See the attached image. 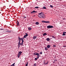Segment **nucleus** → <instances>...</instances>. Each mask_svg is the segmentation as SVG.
I'll list each match as a JSON object with an SVG mask.
<instances>
[{"mask_svg":"<svg viewBox=\"0 0 66 66\" xmlns=\"http://www.w3.org/2000/svg\"><path fill=\"white\" fill-rule=\"evenodd\" d=\"M18 45H21V43H20V42H19L18 43Z\"/></svg>","mask_w":66,"mask_h":66,"instance_id":"c756f323","label":"nucleus"},{"mask_svg":"<svg viewBox=\"0 0 66 66\" xmlns=\"http://www.w3.org/2000/svg\"><path fill=\"white\" fill-rule=\"evenodd\" d=\"M53 28V27L52 26H47V28H48V29H51V28Z\"/></svg>","mask_w":66,"mask_h":66,"instance_id":"20e7f679","label":"nucleus"},{"mask_svg":"<svg viewBox=\"0 0 66 66\" xmlns=\"http://www.w3.org/2000/svg\"><path fill=\"white\" fill-rule=\"evenodd\" d=\"M25 34L26 35L27 34H27V33H26Z\"/></svg>","mask_w":66,"mask_h":66,"instance_id":"58836bf2","label":"nucleus"},{"mask_svg":"<svg viewBox=\"0 0 66 66\" xmlns=\"http://www.w3.org/2000/svg\"><path fill=\"white\" fill-rule=\"evenodd\" d=\"M39 52V51H38V52Z\"/></svg>","mask_w":66,"mask_h":66,"instance_id":"37998d69","label":"nucleus"},{"mask_svg":"<svg viewBox=\"0 0 66 66\" xmlns=\"http://www.w3.org/2000/svg\"><path fill=\"white\" fill-rule=\"evenodd\" d=\"M40 54H43V53H42V52H40Z\"/></svg>","mask_w":66,"mask_h":66,"instance_id":"c85d7f7f","label":"nucleus"},{"mask_svg":"<svg viewBox=\"0 0 66 66\" xmlns=\"http://www.w3.org/2000/svg\"><path fill=\"white\" fill-rule=\"evenodd\" d=\"M34 16H35V15H34Z\"/></svg>","mask_w":66,"mask_h":66,"instance_id":"79ce46f5","label":"nucleus"},{"mask_svg":"<svg viewBox=\"0 0 66 66\" xmlns=\"http://www.w3.org/2000/svg\"><path fill=\"white\" fill-rule=\"evenodd\" d=\"M36 38H37V37L36 36H35L34 37H33V39H35Z\"/></svg>","mask_w":66,"mask_h":66,"instance_id":"dca6fc26","label":"nucleus"},{"mask_svg":"<svg viewBox=\"0 0 66 66\" xmlns=\"http://www.w3.org/2000/svg\"><path fill=\"white\" fill-rule=\"evenodd\" d=\"M52 37L53 38H55V37H54L53 36H52Z\"/></svg>","mask_w":66,"mask_h":66,"instance_id":"bb28decb","label":"nucleus"},{"mask_svg":"<svg viewBox=\"0 0 66 66\" xmlns=\"http://www.w3.org/2000/svg\"><path fill=\"white\" fill-rule=\"evenodd\" d=\"M23 42H22L21 43V45H20L21 46V45H22V46H23Z\"/></svg>","mask_w":66,"mask_h":66,"instance_id":"b1692460","label":"nucleus"},{"mask_svg":"<svg viewBox=\"0 0 66 66\" xmlns=\"http://www.w3.org/2000/svg\"><path fill=\"white\" fill-rule=\"evenodd\" d=\"M49 62L47 61V62L46 63H45V64H48Z\"/></svg>","mask_w":66,"mask_h":66,"instance_id":"aec40b11","label":"nucleus"},{"mask_svg":"<svg viewBox=\"0 0 66 66\" xmlns=\"http://www.w3.org/2000/svg\"><path fill=\"white\" fill-rule=\"evenodd\" d=\"M24 18H26V17L25 16H24Z\"/></svg>","mask_w":66,"mask_h":66,"instance_id":"72a5a7b5","label":"nucleus"},{"mask_svg":"<svg viewBox=\"0 0 66 66\" xmlns=\"http://www.w3.org/2000/svg\"><path fill=\"white\" fill-rule=\"evenodd\" d=\"M17 24L18 26L20 25L19 22H18V21H17Z\"/></svg>","mask_w":66,"mask_h":66,"instance_id":"0eeeda50","label":"nucleus"},{"mask_svg":"<svg viewBox=\"0 0 66 66\" xmlns=\"http://www.w3.org/2000/svg\"><path fill=\"white\" fill-rule=\"evenodd\" d=\"M47 48H48L49 49V48H50V45H48L47 46Z\"/></svg>","mask_w":66,"mask_h":66,"instance_id":"1a4fd4ad","label":"nucleus"},{"mask_svg":"<svg viewBox=\"0 0 66 66\" xmlns=\"http://www.w3.org/2000/svg\"><path fill=\"white\" fill-rule=\"evenodd\" d=\"M18 57L19 58V57H20V55H18Z\"/></svg>","mask_w":66,"mask_h":66,"instance_id":"a878e982","label":"nucleus"},{"mask_svg":"<svg viewBox=\"0 0 66 66\" xmlns=\"http://www.w3.org/2000/svg\"><path fill=\"white\" fill-rule=\"evenodd\" d=\"M39 7H35L34 8V9H39Z\"/></svg>","mask_w":66,"mask_h":66,"instance_id":"6ab92c4d","label":"nucleus"},{"mask_svg":"<svg viewBox=\"0 0 66 66\" xmlns=\"http://www.w3.org/2000/svg\"><path fill=\"white\" fill-rule=\"evenodd\" d=\"M18 45L19 47V46H20V44H18Z\"/></svg>","mask_w":66,"mask_h":66,"instance_id":"4c0bfd02","label":"nucleus"},{"mask_svg":"<svg viewBox=\"0 0 66 66\" xmlns=\"http://www.w3.org/2000/svg\"><path fill=\"white\" fill-rule=\"evenodd\" d=\"M66 47V46H64V47Z\"/></svg>","mask_w":66,"mask_h":66,"instance_id":"ea45409f","label":"nucleus"},{"mask_svg":"<svg viewBox=\"0 0 66 66\" xmlns=\"http://www.w3.org/2000/svg\"><path fill=\"white\" fill-rule=\"evenodd\" d=\"M36 13H37V11H36L35 10H33L32 12H31L30 13L31 14H35Z\"/></svg>","mask_w":66,"mask_h":66,"instance_id":"39448f33","label":"nucleus"},{"mask_svg":"<svg viewBox=\"0 0 66 66\" xmlns=\"http://www.w3.org/2000/svg\"><path fill=\"white\" fill-rule=\"evenodd\" d=\"M19 42L20 43V42H21V40H19Z\"/></svg>","mask_w":66,"mask_h":66,"instance_id":"473e14b6","label":"nucleus"},{"mask_svg":"<svg viewBox=\"0 0 66 66\" xmlns=\"http://www.w3.org/2000/svg\"><path fill=\"white\" fill-rule=\"evenodd\" d=\"M23 42H24V41L23 40V41H22V43H23Z\"/></svg>","mask_w":66,"mask_h":66,"instance_id":"c9c22d12","label":"nucleus"},{"mask_svg":"<svg viewBox=\"0 0 66 66\" xmlns=\"http://www.w3.org/2000/svg\"><path fill=\"white\" fill-rule=\"evenodd\" d=\"M38 58H37H37H35V61H37V59H38Z\"/></svg>","mask_w":66,"mask_h":66,"instance_id":"f3484780","label":"nucleus"},{"mask_svg":"<svg viewBox=\"0 0 66 66\" xmlns=\"http://www.w3.org/2000/svg\"><path fill=\"white\" fill-rule=\"evenodd\" d=\"M47 35V34L46 33H45L43 35V36H46V35Z\"/></svg>","mask_w":66,"mask_h":66,"instance_id":"6e6552de","label":"nucleus"},{"mask_svg":"<svg viewBox=\"0 0 66 66\" xmlns=\"http://www.w3.org/2000/svg\"><path fill=\"white\" fill-rule=\"evenodd\" d=\"M45 50L47 51V50H48V48H47V47H45Z\"/></svg>","mask_w":66,"mask_h":66,"instance_id":"ddd939ff","label":"nucleus"},{"mask_svg":"<svg viewBox=\"0 0 66 66\" xmlns=\"http://www.w3.org/2000/svg\"><path fill=\"white\" fill-rule=\"evenodd\" d=\"M65 35H66V34H65V32H63L62 36H65Z\"/></svg>","mask_w":66,"mask_h":66,"instance_id":"9d476101","label":"nucleus"},{"mask_svg":"<svg viewBox=\"0 0 66 66\" xmlns=\"http://www.w3.org/2000/svg\"><path fill=\"white\" fill-rule=\"evenodd\" d=\"M42 9H46V7H45V6H44V7H43Z\"/></svg>","mask_w":66,"mask_h":66,"instance_id":"4be33fe9","label":"nucleus"},{"mask_svg":"<svg viewBox=\"0 0 66 66\" xmlns=\"http://www.w3.org/2000/svg\"><path fill=\"white\" fill-rule=\"evenodd\" d=\"M65 43H66V42H65Z\"/></svg>","mask_w":66,"mask_h":66,"instance_id":"c03bdc74","label":"nucleus"},{"mask_svg":"<svg viewBox=\"0 0 66 66\" xmlns=\"http://www.w3.org/2000/svg\"><path fill=\"white\" fill-rule=\"evenodd\" d=\"M64 32L65 33V34H66V32Z\"/></svg>","mask_w":66,"mask_h":66,"instance_id":"a19ab883","label":"nucleus"},{"mask_svg":"<svg viewBox=\"0 0 66 66\" xmlns=\"http://www.w3.org/2000/svg\"><path fill=\"white\" fill-rule=\"evenodd\" d=\"M26 36H28V34H27L25 35Z\"/></svg>","mask_w":66,"mask_h":66,"instance_id":"2f4dec72","label":"nucleus"},{"mask_svg":"<svg viewBox=\"0 0 66 66\" xmlns=\"http://www.w3.org/2000/svg\"><path fill=\"white\" fill-rule=\"evenodd\" d=\"M42 22L43 23H50V22L49 21H46L44 20L42 21Z\"/></svg>","mask_w":66,"mask_h":66,"instance_id":"7ed1b4c3","label":"nucleus"},{"mask_svg":"<svg viewBox=\"0 0 66 66\" xmlns=\"http://www.w3.org/2000/svg\"><path fill=\"white\" fill-rule=\"evenodd\" d=\"M28 29L29 31H31V30H32V28H30V27H29L28 28Z\"/></svg>","mask_w":66,"mask_h":66,"instance_id":"f8f14e48","label":"nucleus"},{"mask_svg":"<svg viewBox=\"0 0 66 66\" xmlns=\"http://www.w3.org/2000/svg\"><path fill=\"white\" fill-rule=\"evenodd\" d=\"M21 39L22 40V41H23V39Z\"/></svg>","mask_w":66,"mask_h":66,"instance_id":"f704fd0d","label":"nucleus"},{"mask_svg":"<svg viewBox=\"0 0 66 66\" xmlns=\"http://www.w3.org/2000/svg\"><path fill=\"white\" fill-rule=\"evenodd\" d=\"M22 52L21 51H20L18 52V55H21V53H22Z\"/></svg>","mask_w":66,"mask_h":66,"instance_id":"423d86ee","label":"nucleus"},{"mask_svg":"<svg viewBox=\"0 0 66 66\" xmlns=\"http://www.w3.org/2000/svg\"><path fill=\"white\" fill-rule=\"evenodd\" d=\"M35 24H37V25H38V24H39V22H36L35 23Z\"/></svg>","mask_w":66,"mask_h":66,"instance_id":"4468645a","label":"nucleus"},{"mask_svg":"<svg viewBox=\"0 0 66 66\" xmlns=\"http://www.w3.org/2000/svg\"><path fill=\"white\" fill-rule=\"evenodd\" d=\"M34 66H36V63H35L34 64Z\"/></svg>","mask_w":66,"mask_h":66,"instance_id":"393cba45","label":"nucleus"},{"mask_svg":"<svg viewBox=\"0 0 66 66\" xmlns=\"http://www.w3.org/2000/svg\"><path fill=\"white\" fill-rule=\"evenodd\" d=\"M33 55H37V58H39V57H40L39 54L38 53H37L36 52H35V53H34Z\"/></svg>","mask_w":66,"mask_h":66,"instance_id":"f03ea898","label":"nucleus"},{"mask_svg":"<svg viewBox=\"0 0 66 66\" xmlns=\"http://www.w3.org/2000/svg\"><path fill=\"white\" fill-rule=\"evenodd\" d=\"M19 39V40H21V38H20L19 37L18 38Z\"/></svg>","mask_w":66,"mask_h":66,"instance_id":"a211bd4d","label":"nucleus"},{"mask_svg":"<svg viewBox=\"0 0 66 66\" xmlns=\"http://www.w3.org/2000/svg\"><path fill=\"white\" fill-rule=\"evenodd\" d=\"M46 40H47V41H48V42L50 40V38H47Z\"/></svg>","mask_w":66,"mask_h":66,"instance_id":"9b49d317","label":"nucleus"},{"mask_svg":"<svg viewBox=\"0 0 66 66\" xmlns=\"http://www.w3.org/2000/svg\"><path fill=\"white\" fill-rule=\"evenodd\" d=\"M24 38H24V37H23V38H21V39H24Z\"/></svg>","mask_w":66,"mask_h":66,"instance_id":"7c9ffc66","label":"nucleus"},{"mask_svg":"<svg viewBox=\"0 0 66 66\" xmlns=\"http://www.w3.org/2000/svg\"><path fill=\"white\" fill-rule=\"evenodd\" d=\"M24 38H26L27 37V36H26V35H25L24 36Z\"/></svg>","mask_w":66,"mask_h":66,"instance_id":"5701e85b","label":"nucleus"},{"mask_svg":"<svg viewBox=\"0 0 66 66\" xmlns=\"http://www.w3.org/2000/svg\"><path fill=\"white\" fill-rule=\"evenodd\" d=\"M50 7H52V8H53V6H52V5H50Z\"/></svg>","mask_w":66,"mask_h":66,"instance_id":"cd10ccee","label":"nucleus"},{"mask_svg":"<svg viewBox=\"0 0 66 66\" xmlns=\"http://www.w3.org/2000/svg\"><path fill=\"white\" fill-rule=\"evenodd\" d=\"M8 32H11V31H8Z\"/></svg>","mask_w":66,"mask_h":66,"instance_id":"e433bc0d","label":"nucleus"},{"mask_svg":"<svg viewBox=\"0 0 66 66\" xmlns=\"http://www.w3.org/2000/svg\"><path fill=\"white\" fill-rule=\"evenodd\" d=\"M38 16L40 18H46V16L44 15V12H43L39 13Z\"/></svg>","mask_w":66,"mask_h":66,"instance_id":"f257e3e1","label":"nucleus"},{"mask_svg":"<svg viewBox=\"0 0 66 66\" xmlns=\"http://www.w3.org/2000/svg\"><path fill=\"white\" fill-rule=\"evenodd\" d=\"M53 47H56V45H53Z\"/></svg>","mask_w":66,"mask_h":66,"instance_id":"412c9836","label":"nucleus"},{"mask_svg":"<svg viewBox=\"0 0 66 66\" xmlns=\"http://www.w3.org/2000/svg\"><path fill=\"white\" fill-rule=\"evenodd\" d=\"M15 64V63H14L12 65H11L10 66H14Z\"/></svg>","mask_w":66,"mask_h":66,"instance_id":"2eb2a0df","label":"nucleus"}]
</instances>
